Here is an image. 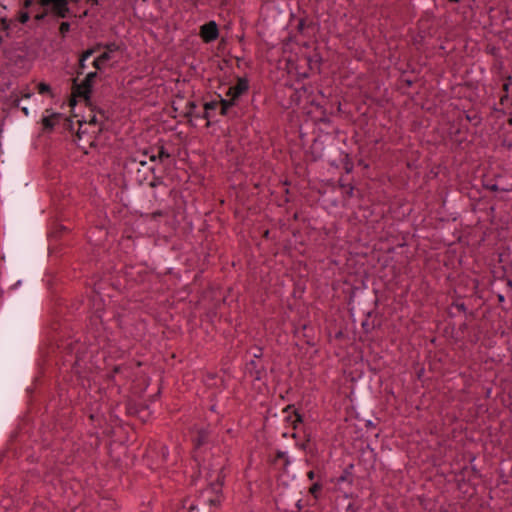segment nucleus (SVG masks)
Masks as SVG:
<instances>
[{"label":"nucleus","instance_id":"29","mask_svg":"<svg viewBox=\"0 0 512 512\" xmlns=\"http://www.w3.org/2000/svg\"><path fill=\"white\" fill-rule=\"evenodd\" d=\"M98 319H99L100 321H102V318H101V316H100V315H96V316H95V318H94L92 321L94 322V321H96V320H98Z\"/></svg>","mask_w":512,"mask_h":512},{"label":"nucleus","instance_id":"8","mask_svg":"<svg viewBox=\"0 0 512 512\" xmlns=\"http://www.w3.org/2000/svg\"><path fill=\"white\" fill-rule=\"evenodd\" d=\"M60 115L55 113V114H52L50 116H46L42 119V124L44 126L45 129H52L57 120L59 119Z\"/></svg>","mask_w":512,"mask_h":512},{"label":"nucleus","instance_id":"33","mask_svg":"<svg viewBox=\"0 0 512 512\" xmlns=\"http://www.w3.org/2000/svg\"><path fill=\"white\" fill-rule=\"evenodd\" d=\"M28 19V16L22 17V22H25Z\"/></svg>","mask_w":512,"mask_h":512},{"label":"nucleus","instance_id":"32","mask_svg":"<svg viewBox=\"0 0 512 512\" xmlns=\"http://www.w3.org/2000/svg\"><path fill=\"white\" fill-rule=\"evenodd\" d=\"M90 122H91V123H93V124H95V123H96V118H95V116L91 119V121H90Z\"/></svg>","mask_w":512,"mask_h":512},{"label":"nucleus","instance_id":"28","mask_svg":"<svg viewBox=\"0 0 512 512\" xmlns=\"http://www.w3.org/2000/svg\"><path fill=\"white\" fill-rule=\"evenodd\" d=\"M22 111L24 112V114H25L26 116H28L29 112H28V109H27L26 107H23V108H22Z\"/></svg>","mask_w":512,"mask_h":512},{"label":"nucleus","instance_id":"18","mask_svg":"<svg viewBox=\"0 0 512 512\" xmlns=\"http://www.w3.org/2000/svg\"><path fill=\"white\" fill-rule=\"evenodd\" d=\"M6 10V7L0 4V19H1V25L4 29L8 27V24L3 16V12Z\"/></svg>","mask_w":512,"mask_h":512},{"label":"nucleus","instance_id":"5","mask_svg":"<svg viewBox=\"0 0 512 512\" xmlns=\"http://www.w3.org/2000/svg\"><path fill=\"white\" fill-rule=\"evenodd\" d=\"M96 78H97L96 71L89 72L86 75V77L84 78V80L82 81V83L77 87L78 93L84 97H88V95L92 91V86H93V83Z\"/></svg>","mask_w":512,"mask_h":512},{"label":"nucleus","instance_id":"4","mask_svg":"<svg viewBox=\"0 0 512 512\" xmlns=\"http://www.w3.org/2000/svg\"><path fill=\"white\" fill-rule=\"evenodd\" d=\"M218 36L219 30L215 21H210L200 27V37L205 43L215 41Z\"/></svg>","mask_w":512,"mask_h":512},{"label":"nucleus","instance_id":"15","mask_svg":"<svg viewBox=\"0 0 512 512\" xmlns=\"http://www.w3.org/2000/svg\"><path fill=\"white\" fill-rule=\"evenodd\" d=\"M170 153L163 147L161 146L159 148V151H158V158L160 161H163L164 159H168L170 158Z\"/></svg>","mask_w":512,"mask_h":512},{"label":"nucleus","instance_id":"31","mask_svg":"<svg viewBox=\"0 0 512 512\" xmlns=\"http://www.w3.org/2000/svg\"><path fill=\"white\" fill-rule=\"evenodd\" d=\"M497 189H498V187L496 185L491 186V190L496 191Z\"/></svg>","mask_w":512,"mask_h":512},{"label":"nucleus","instance_id":"30","mask_svg":"<svg viewBox=\"0 0 512 512\" xmlns=\"http://www.w3.org/2000/svg\"><path fill=\"white\" fill-rule=\"evenodd\" d=\"M139 164H140L141 166H145V165H146V161H145V160H139Z\"/></svg>","mask_w":512,"mask_h":512},{"label":"nucleus","instance_id":"1","mask_svg":"<svg viewBox=\"0 0 512 512\" xmlns=\"http://www.w3.org/2000/svg\"><path fill=\"white\" fill-rule=\"evenodd\" d=\"M352 464H347L340 476L334 480L336 501L346 511L352 509Z\"/></svg>","mask_w":512,"mask_h":512},{"label":"nucleus","instance_id":"20","mask_svg":"<svg viewBox=\"0 0 512 512\" xmlns=\"http://www.w3.org/2000/svg\"><path fill=\"white\" fill-rule=\"evenodd\" d=\"M302 422V417L300 414L295 413L294 419L292 420L293 427L296 428V424Z\"/></svg>","mask_w":512,"mask_h":512},{"label":"nucleus","instance_id":"25","mask_svg":"<svg viewBox=\"0 0 512 512\" xmlns=\"http://www.w3.org/2000/svg\"><path fill=\"white\" fill-rule=\"evenodd\" d=\"M149 158H150V161H152V162H155V161L159 160V158H158V154H157V155H155V154H151V155L149 156Z\"/></svg>","mask_w":512,"mask_h":512},{"label":"nucleus","instance_id":"14","mask_svg":"<svg viewBox=\"0 0 512 512\" xmlns=\"http://www.w3.org/2000/svg\"><path fill=\"white\" fill-rule=\"evenodd\" d=\"M276 459L283 460L285 466H288L291 463L287 452H284V451H278L276 454Z\"/></svg>","mask_w":512,"mask_h":512},{"label":"nucleus","instance_id":"21","mask_svg":"<svg viewBox=\"0 0 512 512\" xmlns=\"http://www.w3.org/2000/svg\"><path fill=\"white\" fill-rule=\"evenodd\" d=\"M162 183V179L160 177H154L153 181L150 183L151 187H157Z\"/></svg>","mask_w":512,"mask_h":512},{"label":"nucleus","instance_id":"34","mask_svg":"<svg viewBox=\"0 0 512 512\" xmlns=\"http://www.w3.org/2000/svg\"><path fill=\"white\" fill-rule=\"evenodd\" d=\"M150 171H151V172H154V171H155V168H154V167H151V168H150Z\"/></svg>","mask_w":512,"mask_h":512},{"label":"nucleus","instance_id":"3","mask_svg":"<svg viewBox=\"0 0 512 512\" xmlns=\"http://www.w3.org/2000/svg\"><path fill=\"white\" fill-rule=\"evenodd\" d=\"M249 89V81L246 78L238 77L235 85L229 87L226 96L235 102Z\"/></svg>","mask_w":512,"mask_h":512},{"label":"nucleus","instance_id":"19","mask_svg":"<svg viewBox=\"0 0 512 512\" xmlns=\"http://www.w3.org/2000/svg\"><path fill=\"white\" fill-rule=\"evenodd\" d=\"M206 441V433L201 431L197 439V445H202Z\"/></svg>","mask_w":512,"mask_h":512},{"label":"nucleus","instance_id":"10","mask_svg":"<svg viewBox=\"0 0 512 512\" xmlns=\"http://www.w3.org/2000/svg\"><path fill=\"white\" fill-rule=\"evenodd\" d=\"M103 48V43H97L93 47L87 49L82 53V60H88L91 56H93L96 52Z\"/></svg>","mask_w":512,"mask_h":512},{"label":"nucleus","instance_id":"2","mask_svg":"<svg viewBox=\"0 0 512 512\" xmlns=\"http://www.w3.org/2000/svg\"><path fill=\"white\" fill-rule=\"evenodd\" d=\"M87 348L79 341H70L64 346V364L70 365L75 374H81L82 362H84Z\"/></svg>","mask_w":512,"mask_h":512},{"label":"nucleus","instance_id":"13","mask_svg":"<svg viewBox=\"0 0 512 512\" xmlns=\"http://www.w3.org/2000/svg\"><path fill=\"white\" fill-rule=\"evenodd\" d=\"M103 48H105L104 52H109V55L112 56V53L118 51L119 46L115 42L103 44Z\"/></svg>","mask_w":512,"mask_h":512},{"label":"nucleus","instance_id":"27","mask_svg":"<svg viewBox=\"0 0 512 512\" xmlns=\"http://www.w3.org/2000/svg\"><path fill=\"white\" fill-rule=\"evenodd\" d=\"M92 5H98V0H88Z\"/></svg>","mask_w":512,"mask_h":512},{"label":"nucleus","instance_id":"9","mask_svg":"<svg viewBox=\"0 0 512 512\" xmlns=\"http://www.w3.org/2000/svg\"><path fill=\"white\" fill-rule=\"evenodd\" d=\"M219 107V100H212L204 104L203 118L209 119V112Z\"/></svg>","mask_w":512,"mask_h":512},{"label":"nucleus","instance_id":"17","mask_svg":"<svg viewBox=\"0 0 512 512\" xmlns=\"http://www.w3.org/2000/svg\"><path fill=\"white\" fill-rule=\"evenodd\" d=\"M86 61L87 60H82V54H81L80 58H79V66H78V69H77V74L78 75L83 74L84 70L86 69Z\"/></svg>","mask_w":512,"mask_h":512},{"label":"nucleus","instance_id":"11","mask_svg":"<svg viewBox=\"0 0 512 512\" xmlns=\"http://www.w3.org/2000/svg\"><path fill=\"white\" fill-rule=\"evenodd\" d=\"M196 107H197V105L195 104V102H189L187 104L186 116H188V117L194 116L196 118H203V114L197 113L195 111Z\"/></svg>","mask_w":512,"mask_h":512},{"label":"nucleus","instance_id":"6","mask_svg":"<svg viewBox=\"0 0 512 512\" xmlns=\"http://www.w3.org/2000/svg\"><path fill=\"white\" fill-rule=\"evenodd\" d=\"M112 58L111 55H109V52H103L100 54L97 58H95L92 62L93 68L96 70H102L105 64Z\"/></svg>","mask_w":512,"mask_h":512},{"label":"nucleus","instance_id":"22","mask_svg":"<svg viewBox=\"0 0 512 512\" xmlns=\"http://www.w3.org/2000/svg\"><path fill=\"white\" fill-rule=\"evenodd\" d=\"M50 90V87L46 84H40L39 85V92L40 93H46Z\"/></svg>","mask_w":512,"mask_h":512},{"label":"nucleus","instance_id":"26","mask_svg":"<svg viewBox=\"0 0 512 512\" xmlns=\"http://www.w3.org/2000/svg\"><path fill=\"white\" fill-rule=\"evenodd\" d=\"M253 356L255 358H259L261 356V349L260 348H257L256 349V352L253 354Z\"/></svg>","mask_w":512,"mask_h":512},{"label":"nucleus","instance_id":"12","mask_svg":"<svg viewBox=\"0 0 512 512\" xmlns=\"http://www.w3.org/2000/svg\"><path fill=\"white\" fill-rule=\"evenodd\" d=\"M322 490V484L319 482H315L309 488V493L315 498L318 499L320 492Z\"/></svg>","mask_w":512,"mask_h":512},{"label":"nucleus","instance_id":"7","mask_svg":"<svg viewBox=\"0 0 512 512\" xmlns=\"http://www.w3.org/2000/svg\"><path fill=\"white\" fill-rule=\"evenodd\" d=\"M219 98V107L220 114L225 116L228 114V110L235 105V101L233 99H223L220 95H217Z\"/></svg>","mask_w":512,"mask_h":512},{"label":"nucleus","instance_id":"16","mask_svg":"<svg viewBox=\"0 0 512 512\" xmlns=\"http://www.w3.org/2000/svg\"><path fill=\"white\" fill-rule=\"evenodd\" d=\"M70 31V24L68 22H62L59 27L60 34L64 37Z\"/></svg>","mask_w":512,"mask_h":512},{"label":"nucleus","instance_id":"24","mask_svg":"<svg viewBox=\"0 0 512 512\" xmlns=\"http://www.w3.org/2000/svg\"><path fill=\"white\" fill-rule=\"evenodd\" d=\"M307 477H308V479H309L310 481L314 480V478H315V473H314V471H312V470H311V471H309V472L307 473Z\"/></svg>","mask_w":512,"mask_h":512},{"label":"nucleus","instance_id":"23","mask_svg":"<svg viewBox=\"0 0 512 512\" xmlns=\"http://www.w3.org/2000/svg\"><path fill=\"white\" fill-rule=\"evenodd\" d=\"M511 80H512V77H511V76H509V77L507 78V81L503 84V90H504L505 92H508V90H509V84H510V81H511Z\"/></svg>","mask_w":512,"mask_h":512}]
</instances>
